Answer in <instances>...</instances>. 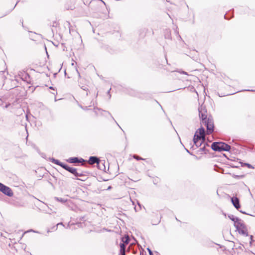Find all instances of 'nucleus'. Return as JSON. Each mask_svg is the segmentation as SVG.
Here are the masks:
<instances>
[{
    "label": "nucleus",
    "mask_w": 255,
    "mask_h": 255,
    "mask_svg": "<svg viewBox=\"0 0 255 255\" xmlns=\"http://www.w3.org/2000/svg\"><path fill=\"white\" fill-rule=\"evenodd\" d=\"M9 90H11L10 91V94L12 97V98H14L13 103H18L19 101L22 97L26 96L27 91L23 87L15 86L14 87L9 88Z\"/></svg>",
    "instance_id": "obj_1"
},
{
    "label": "nucleus",
    "mask_w": 255,
    "mask_h": 255,
    "mask_svg": "<svg viewBox=\"0 0 255 255\" xmlns=\"http://www.w3.org/2000/svg\"><path fill=\"white\" fill-rule=\"evenodd\" d=\"M211 148L215 151H230L231 146L228 144L223 142L215 141L212 143Z\"/></svg>",
    "instance_id": "obj_2"
},
{
    "label": "nucleus",
    "mask_w": 255,
    "mask_h": 255,
    "mask_svg": "<svg viewBox=\"0 0 255 255\" xmlns=\"http://www.w3.org/2000/svg\"><path fill=\"white\" fill-rule=\"evenodd\" d=\"M201 123L204 124L206 128V133L208 134H211L213 131L214 128V124L213 122V119L211 115H209L207 117V114H206V118L203 120H200Z\"/></svg>",
    "instance_id": "obj_3"
},
{
    "label": "nucleus",
    "mask_w": 255,
    "mask_h": 255,
    "mask_svg": "<svg viewBox=\"0 0 255 255\" xmlns=\"http://www.w3.org/2000/svg\"><path fill=\"white\" fill-rule=\"evenodd\" d=\"M205 128L201 125L200 127L196 130L194 133L193 138L194 144L196 145L197 141H198L199 140H202L201 142H202L205 140Z\"/></svg>",
    "instance_id": "obj_4"
},
{
    "label": "nucleus",
    "mask_w": 255,
    "mask_h": 255,
    "mask_svg": "<svg viewBox=\"0 0 255 255\" xmlns=\"http://www.w3.org/2000/svg\"><path fill=\"white\" fill-rule=\"evenodd\" d=\"M236 231L238 233L245 237L249 236L248 230L244 221L242 220H241L235 226Z\"/></svg>",
    "instance_id": "obj_5"
},
{
    "label": "nucleus",
    "mask_w": 255,
    "mask_h": 255,
    "mask_svg": "<svg viewBox=\"0 0 255 255\" xmlns=\"http://www.w3.org/2000/svg\"><path fill=\"white\" fill-rule=\"evenodd\" d=\"M123 92L125 93L135 97H137L138 98L143 99L144 97H145L144 95L146 94H142L133 89L130 88H125L123 87Z\"/></svg>",
    "instance_id": "obj_6"
},
{
    "label": "nucleus",
    "mask_w": 255,
    "mask_h": 255,
    "mask_svg": "<svg viewBox=\"0 0 255 255\" xmlns=\"http://www.w3.org/2000/svg\"><path fill=\"white\" fill-rule=\"evenodd\" d=\"M76 70L78 74V77L80 79V80H78V85L81 89L87 92L86 95L88 96V91H89L88 83H89V81L85 78H81V75L77 68Z\"/></svg>",
    "instance_id": "obj_7"
},
{
    "label": "nucleus",
    "mask_w": 255,
    "mask_h": 255,
    "mask_svg": "<svg viewBox=\"0 0 255 255\" xmlns=\"http://www.w3.org/2000/svg\"><path fill=\"white\" fill-rule=\"evenodd\" d=\"M104 4L106 7L107 9L108 10V7L106 3L103 0H91L89 3H88V6L91 7L92 9H93L94 10H97L98 9V7H94V5H96L97 6H100L101 4Z\"/></svg>",
    "instance_id": "obj_8"
},
{
    "label": "nucleus",
    "mask_w": 255,
    "mask_h": 255,
    "mask_svg": "<svg viewBox=\"0 0 255 255\" xmlns=\"http://www.w3.org/2000/svg\"><path fill=\"white\" fill-rule=\"evenodd\" d=\"M199 117L200 120H203L206 118V114H207V110L204 104L199 105L198 107Z\"/></svg>",
    "instance_id": "obj_9"
},
{
    "label": "nucleus",
    "mask_w": 255,
    "mask_h": 255,
    "mask_svg": "<svg viewBox=\"0 0 255 255\" xmlns=\"http://www.w3.org/2000/svg\"><path fill=\"white\" fill-rule=\"evenodd\" d=\"M0 191L5 195L11 197L13 195V192L12 189L8 186L3 184L2 185Z\"/></svg>",
    "instance_id": "obj_10"
},
{
    "label": "nucleus",
    "mask_w": 255,
    "mask_h": 255,
    "mask_svg": "<svg viewBox=\"0 0 255 255\" xmlns=\"http://www.w3.org/2000/svg\"><path fill=\"white\" fill-rule=\"evenodd\" d=\"M152 216L154 217V218L151 219V224L153 225L159 224L161 221L162 216L160 214L158 213V211H156L155 212H153Z\"/></svg>",
    "instance_id": "obj_11"
},
{
    "label": "nucleus",
    "mask_w": 255,
    "mask_h": 255,
    "mask_svg": "<svg viewBox=\"0 0 255 255\" xmlns=\"http://www.w3.org/2000/svg\"><path fill=\"white\" fill-rule=\"evenodd\" d=\"M228 196L230 198L231 202L234 207L238 210L241 207V205L240 204V201L239 198L237 196H233L231 197L229 195H228Z\"/></svg>",
    "instance_id": "obj_12"
},
{
    "label": "nucleus",
    "mask_w": 255,
    "mask_h": 255,
    "mask_svg": "<svg viewBox=\"0 0 255 255\" xmlns=\"http://www.w3.org/2000/svg\"><path fill=\"white\" fill-rule=\"evenodd\" d=\"M63 169L66 170L67 171L69 172V173H71L73 177H76V174H77V172L79 170L78 169L71 167L68 164L65 163Z\"/></svg>",
    "instance_id": "obj_13"
},
{
    "label": "nucleus",
    "mask_w": 255,
    "mask_h": 255,
    "mask_svg": "<svg viewBox=\"0 0 255 255\" xmlns=\"http://www.w3.org/2000/svg\"><path fill=\"white\" fill-rule=\"evenodd\" d=\"M86 173H88L86 171H81V173H79L78 171L77 174H76V177H72V178L74 180L85 181L87 179L86 177Z\"/></svg>",
    "instance_id": "obj_14"
},
{
    "label": "nucleus",
    "mask_w": 255,
    "mask_h": 255,
    "mask_svg": "<svg viewBox=\"0 0 255 255\" xmlns=\"http://www.w3.org/2000/svg\"><path fill=\"white\" fill-rule=\"evenodd\" d=\"M66 161L70 163H82L85 161V160L82 157L73 156L66 159Z\"/></svg>",
    "instance_id": "obj_15"
},
{
    "label": "nucleus",
    "mask_w": 255,
    "mask_h": 255,
    "mask_svg": "<svg viewBox=\"0 0 255 255\" xmlns=\"http://www.w3.org/2000/svg\"><path fill=\"white\" fill-rule=\"evenodd\" d=\"M48 159L52 163L60 166L62 168H63L65 164V163L62 162L60 161L59 160H58L57 159H55L54 157H49Z\"/></svg>",
    "instance_id": "obj_16"
},
{
    "label": "nucleus",
    "mask_w": 255,
    "mask_h": 255,
    "mask_svg": "<svg viewBox=\"0 0 255 255\" xmlns=\"http://www.w3.org/2000/svg\"><path fill=\"white\" fill-rule=\"evenodd\" d=\"M228 217L230 220L234 222V227L242 220L240 218L235 216L232 214H229Z\"/></svg>",
    "instance_id": "obj_17"
},
{
    "label": "nucleus",
    "mask_w": 255,
    "mask_h": 255,
    "mask_svg": "<svg viewBox=\"0 0 255 255\" xmlns=\"http://www.w3.org/2000/svg\"><path fill=\"white\" fill-rule=\"evenodd\" d=\"M100 159H99L96 156H91L89 157L88 162L90 164H96L100 161Z\"/></svg>",
    "instance_id": "obj_18"
},
{
    "label": "nucleus",
    "mask_w": 255,
    "mask_h": 255,
    "mask_svg": "<svg viewBox=\"0 0 255 255\" xmlns=\"http://www.w3.org/2000/svg\"><path fill=\"white\" fill-rule=\"evenodd\" d=\"M148 31V29L147 28H140L138 31L139 36L140 38H143L146 36V34Z\"/></svg>",
    "instance_id": "obj_19"
},
{
    "label": "nucleus",
    "mask_w": 255,
    "mask_h": 255,
    "mask_svg": "<svg viewBox=\"0 0 255 255\" xmlns=\"http://www.w3.org/2000/svg\"><path fill=\"white\" fill-rule=\"evenodd\" d=\"M165 39L172 40L171 30L169 29H165L163 31Z\"/></svg>",
    "instance_id": "obj_20"
},
{
    "label": "nucleus",
    "mask_w": 255,
    "mask_h": 255,
    "mask_svg": "<svg viewBox=\"0 0 255 255\" xmlns=\"http://www.w3.org/2000/svg\"><path fill=\"white\" fill-rule=\"evenodd\" d=\"M105 160H102L100 159V161H99L97 163V168L101 170H103V171L105 170L106 167L105 165Z\"/></svg>",
    "instance_id": "obj_21"
},
{
    "label": "nucleus",
    "mask_w": 255,
    "mask_h": 255,
    "mask_svg": "<svg viewBox=\"0 0 255 255\" xmlns=\"http://www.w3.org/2000/svg\"><path fill=\"white\" fill-rule=\"evenodd\" d=\"M224 18L229 20L234 16V12L232 9H230L224 15Z\"/></svg>",
    "instance_id": "obj_22"
},
{
    "label": "nucleus",
    "mask_w": 255,
    "mask_h": 255,
    "mask_svg": "<svg viewBox=\"0 0 255 255\" xmlns=\"http://www.w3.org/2000/svg\"><path fill=\"white\" fill-rule=\"evenodd\" d=\"M101 48L103 49H104L105 50L108 51V52H109L111 54H114L115 53V50H113V52L110 51V49L112 50V48H111L108 45H104V44H102L101 45Z\"/></svg>",
    "instance_id": "obj_23"
},
{
    "label": "nucleus",
    "mask_w": 255,
    "mask_h": 255,
    "mask_svg": "<svg viewBox=\"0 0 255 255\" xmlns=\"http://www.w3.org/2000/svg\"><path fill=\"white\" fill-rule=\"evenodd\" d=\"M225 174H228L231 175L233 178H234L236 179L240 180L241 179L244 178L245 177V174H242V175H236L235 174H232L230 172H226Z\"/></svg>",
    "instance_id": "obj_24"
},
{
    "label": "nucleus",
    "mask_w": 255,
    "mask_h": 255,
    "mask_svg": "<svg viewBox=\"0 0 255 255\" xmlns=\"http://www.w3.org/2000/svg\"><path fill=\"white\" fill-rule=\"evenodd\" d=\"M121 242L120 243H123L124 245L125 243L128 244L129 242V239L128 238V235H124V236H122L121 238Z\"/></svg>",
    "instance_id": "obj_25"
},
{
    "label": "nucleus",
    "mask_w": 255,
    "mask_h": 255,
    "mask_svg": "<svg viewBox=\"0 0 255 255\" xmlns=\"http://www.w3.org/2000/svg\"><path fill=\"white\" fill-rule=\"evenodd\" d=\"M120 249L119 255H126L125 245H124L123 243H120Z\"/></svg>",
    "instance_id": "obj_26"
},
{
    "label": "nucleus",
    "mask_w": 255,
    "mask_h": 255,
    "mask_svg": "<svg viewBox=\"0 0 255 255\" xmlns=\"http://www.w3.org/2000/svg\"><path fill=\"white\" fill-rule=\"evenodd\" d=\"M54 199L59 202H60L62 204H64L68 201L67 199L61 198V197H55Z\"/></svg>",
    "instance_id": "obj_27"
},
{
    "label": "nucleus",
    "mask_w": 255,
    "mask_h": 255,
    "mask_svg": "<svg viewBox=\"0 0 255 255\" xmlns=\"http://www.w3.org/2000/svg\"><path fill=\"white\" fill-rule=\"evenodd\" d=\"M240 163H241V166L242 167L247 166L248 168L249 169H253L254 168L252 164L249 163L243 162L240 161Z\"/></svg>",
    "instance_id": "obj_28"
},
{
    "label": "nucleus",
    "mask_w": 255,
    "mask_h": 255,
    "mask_svg": "<svg viewBox=\"0 0 255 255\" xmlns=\"http://www.w3.org/2000/svg\"><path fill=\"white\" fill-rule=\"evenodd\" d=\"M214 170L216 171H217L218 172H220V173H224V171H225V169L221 168V167H219L218 166L215 165L214 166Z\"/></svg>",
    "instance_id": "obj_29"
},
{
    "label": "nucleus",
    "mask_w": 255,
    "mask_h": 255,
    "mask_svg": "<svg viewBox=\"0 0 255 255\" xmlns=\"http://www.w3.org/2000/svg\"><path fill=\"white\" fill-rule=\"evenodd\" d=\"M250 238H249V243L250 246H251L253 243L255 242V240H254V236L253 235H249Z\"/></svg>",
    "instance_id": "obj_30"
},
{
    "label": "nucleus",
    "mask_w": 255,
    "mask_h": 255,
    "mask_svg": "<svg viewBox=\"0 0 255 255\" xmlns=\"http://www.w3.org/2000/svg\"><path fill=\"white\" fill-rule=\"evenodd\" d=\"M206 145H208L207 143H206L203 147L200 148V150L204 151L205 153L209 151V150L206 148Z\"/></svg>",
    "instance_id": "obj_31"
},
{
    "label": "nucleus",
    "mask_w": 255,
    "mask_h": 255,
    "mask_svg": "<svg viewBox=\"0 0 255 255\" xmlns=\"http://www.w3.org/2000/svg\"><path fill=\"white\" fill-rule=\"evenodd\" d=\"M227 165L229 166V167L234 168H239L240 166L239 165H235L233 163H228L227 164Z\"/></svg>",
    "instance_id": "obj_32"
},
{
    "label": "nucleus",
    "mask_w": 255,
    "mask_h": 255,
    "mask_svg": "<svg viewBox=\"0 0 255 255\" xmlns=\"http://www.w3.org/2000/svg\"><path fill=\"white\" fill-rule=\"evenodd\" d=\"M133 158L137 161H139L140 160H146V159L143 158L141 157L140 156H139L138 155H135L133 156Z\"/></svg>",
    "instance_id": "obj_33"
},
{
    "label": "nucleus",
    "mask_w": 255,
    "mask_h": 255,
    "mask_svg": "<svg viewBox=\"0 0 255 255\" xmlns=\"http://www.w3.org/2000/svg\"><path fill=\"white\" fill-rule=\"evenodd\" d=\"M30 78V75L29 74H28L27 73H25V76L24 79H25V81H26V82L29 84H30V82L28 81V79H29Z\"/></svg>",
    "instance_id": "obj_34"
},
{
    "label": "nucleus",
    "mask_w": 255,
    "mask_h": 255,
    "mask_svg": "<svg viewBox=\"0 0 255 255\" xmlns=\"http://www.w3.org/2000/svg\"><path fill=\"white\" fill-rule=\"evenodd\" d=\"M240 213L243 214H245V215H249V216H253V217H255V215H252V214H249V213H247L245 211H244L242 210H238Z\"/></svg>",
    "instance_id": "obj_35"
},
{
    "label": "nucleus",
    "mask_w": 255,
    "mask_h": 255,
    "mask_svg": "<svg viewBox=\"0 0 255 255\" xmlns=\"http://www.w3.org/2000/svg\"><path fill=\"white\" fill-rule=\"evenodd\" d=\"M64 24L65 26H67L69 28V32L70 33V27H72L70 22L69 21H66Z\"/></svg>",
    "instance_id": "obj_36"
},
{
    "label": "nucleus",
    "mask_w": 255,
    "mask_h": 255,
    "mask_svg": "<svg viewBox=\"0 0 255 255\" xmlns=\"http://www.w3.org/2000/svg\"><path fill=\"white\" fill-rule=\"evenodd\" d=\"M5 73V71H1L0 72V77H1L2 79L4 78V79H6V76L4 75Z\"/></svg>",
    "instance_id": "obj_37"
},
{
    "label": "nucleus",
    "mask_w": 255,
    "mask_h": 255,
    "mask_svg": "<svg viewBox=\"0 0 255 255\" xmlns=\"http://www.w3.org/2000/svg\"><path fill=\"white\" fill-rule=\"evenodd\" d=\"M104 112H106L109 115H110V116L111 117V118H112V119L116 123V124L118 125V126L121 128L120 127V126L118 125V124L117 123V122L116 121V120L114 119V118H113V117L112 116V115H111V114L109 112V111H104Z\"/></svg>",
    "instance_id": "obj_38"
},
{
    "label": "nucleus",
    "mask_w": 255,
    "mask_h": 255,
    "mask_svg": "<svg viewBox=\"0 0 255 255\" xmlns=\"http://www.w3.org/2000/svg\"><path fill=\"white\" fill-rule=\"evenodd\" d=\"M59 225H61V226H63L65 228V226L64 225L63 223L62 222H60V223L57 224V225H56V228L55 230H57V227H58V226ZM68 227H69V224L67 225V226L66 227V228H67Z\"/></svg>",
    "instance_id": "obj_39"
},
{
    "label": "nucleus",
    "mask_w": 255,
    "mask_h": 255,
    "mask_svg": "<svg viewBox=\"0 0 255 255\" xmlns=\"http://www.w3.org/2000/svg\"><path fill=\"white\" fill-rule=\"evenodd\" d=\"M58 25V23L56 22V21H53L52 22V24H50V27H57Z\"/></svg>",
    "instance_id": "obj_40"
},
{
    "label": "nucleus",
    "mask_w": 255,
    "mask_h": 255,
    "mask_svg": "<svg viewBox=\"0 0 255 255\" xmlns=\"http://www.w3.org/2000/svg\"><path fill=\"white\" fill-rule=\"evenodd\" d=\"M147 250L148 252V253H149V255H154L152 251H151V250L149 248H147Z\"/></svg>",
    "instance_id": "obj_41"
},
{
    "label": "nucleus",
    "mask_w": 255,
    "mask_h": 255,
    "mask_svg": "<svg viewBox=\"0 0 255 255\" xmlns=\"http://www.w3.org/2000/svg\"><path fill=\"white\" fill-rule=\"evenodd\" d=\"M79 106L84 110L87 111L89 110L87 107H83L81 105H79Z\"/></svg>",
    "instance_id": "obj_42"
},
{
    "label": "nucleus",
    "mask_w": 255,
    "mask_h": 255,
    "mask_svg": "<svg viewBox=\"0 0 255 255\" xmlns=\"http://www.w3.org/2000/svg\"><path fill=\"white\" fill-rule=\"evenodd\" d=\"M111 88H110L107 92V94L109 96V99H110L111 98V95L110 94Z\"/></svg>",
    "instance_id": "obj_43"
},
{
    "label": "nucleus",
    "mask_w": 255,
    "mask_h": 255,
    "mask_svg": "<svg viewBox=\"0 0 255 255\" xmlns=\"http://www.w3.org/2000/svg\"><path fill=\"white\" fill-rule=\"evenodd\" d=\"M35 88H36L35 87L32 86H30L28 87V89L31 90L32 92H33L35 90Z\"/></svg>",
    "instance_id": "obj_44"
},
{
    "label": "nucleus",
    "mask_w": 255,
    "mask_h": 255,
    "mask_svg": "<svg viewBox=\"0 0 255 255\" xmlns=\"http://www.w3.org/2000/svg\"><path fill=\"white\" fill-rule=\"evenodd\" d=\"M178 72L180 73V74H182L188 75V73L186 72H185V71H183L182 70H181L179 71Z\"/></svg>",
    "instance_id": "obj_45"
},
{
    "label": "nucleus",
    "mask_w": 255,
    "mask_h": 255,
    "mask_svg": "<svg viewBox=\"0 0 255 255\" xmlns=\"http://www.w3.org/2000/svg\"><path fill=\"white\" fill-rule=\"evenodd\" d=\"M40 155H41V156L42 158H44V159H45V158H46V154H45V153H40Z\"/></svg>",
    "instance_id": "obj_46"
},
{
    "label": "nucleus",
    "mask_w": 255,
    "mask_h": 255,
    "mask_svg": "<svg viewBox=\"0 0 255 255\" xmlns=\"http://www.w3.org/2000/svg\"><path fill=\"white\" fill-rule=\"evenodd\" d=\"M101 180H103V181H107L108 180V179H103L102 177H100L99 178V179H98V181H101Z\"/></svg>",
    "instance_id": "obj_47"
},
{
    "label": "nucleus",
    "mask_w": 255,
    "mask_h": 255,
    "mask_svg": "<svg viewBox=\"0 0 255 255\" xmlns=\"http://www.w3.org/2000/svg\"><path fill=\"white\" fill-rule=\"evenodd\" d=\"M190 90L192 92H196V94L198 95V93H197V92L196 91L195 88L194 87L192 86Z\"/></svg>",
    "instance_id": "obj_48"
},
{
    "label": "nucleus",
    "mask_w": 255,
    "mask_h": 255,
    "mask_svg": "<svg viewBox=\"0 0 255 255\" xmlns=\"http://www.w3.org/2000/svg\"><path fill=\"white\" fill-rule=\"evenodd\" d=\"M185 150L190 155H194L195 156V155H193V154L192 153V152H191L188 149H187L186 148H185Z\"/></svg>",
    "instance_id": "obj_49"
},
{
    "label": "nucleus",
    "mask_w": 255,
    "mask_h": 255,
    "mask_svg": "<svg viewBox=\"0 0 255 255\" xmlns=\"http://www.w3.org/2000/svg\"><path fill=\"white\" fill-rule=\"evenodd\" d=\"M112 188H113V187L111 185H110L105 190H107V191H109V190H111Z\"/></svg>",
    "instance_id": "obj_50"
},
{
    "label": "nucleus",
    "mask_w": 255,
    "mask_h": 255,
    "mask_svg": "<svg viewBox=\"0 0 255 255\" xmlns=\"http://www.w3.org/2000/svg\"><path fill=\"white\" fill-rule=\"evenodd\" d=\"M241 91H251V92H255V90L253 89H247V90H243Z\"/></svg>",
    "instance_id": "obj_51"
},
{
    "label": "nucleus",
    "mask_w": 255,
    "mask_h": 255,
    "mask_svg": "<svg viewBox=\"0 0 255 255\" xmlns=\"http://www.w3.org/2000/svg\"><path fill=\"white\" fill-rule=\"evenodd\" d=\"M50 179L49 180H47L48 183H49V184H50L52 187H54V185H53V184L52 182H50Z\"/></svg>",
    "instance_id": "obj_52"
},
{
    "label": "nucleus",
    "mask_w": 255,
    "mask_h": 255,
    "mask_svg": "<svg viewBox=\"0 0 255 255\" xmlns=\"http://www.w3.org/2000/svg\"><path fill=\"white\" fill-rule=\"evenodd\" d=\"M20 22L21 23V25H22V26L23 27H24V25H23V20L22 18L20 19Z\"/></svg>",
    "instance_id": "obj_53"
},
{
    "label": "nucleus",
    "mask_w": 255,
    "mask_h": 255,
    "mask_svg": "<svg viewBox=\"0 0 255 255\" xmlns=\"http://www.w3.org/2000/svg\"><path fill=\"white\" fill-rule=\"evenodd\" d=\"M137 204H138V205L139 206V210H141V207H142L141 204H140L138 201H137Z\"/></svg>",
    "instance_id": "obj_54"
},
{
    "label": "nucleus",
    "mask_w": 255,
    "mask_h": 255,
    "mask_svg": "<svg viewBox=\"0 0 255 255\" xmlns=\"http://www.w3.org/2000/svg\"><path fill=\"white\" fill-rule=\"evenodd\" d=\"M49 89H51V90H53L54 91H56V88L55 87H53L51 86V87H49Z\"/></svg>",
    "instance_id": "obj_55"
},
{
    "label": "nucleus",
    "mask_w": 255,
    "mask_h": 255,
    "mask_svg": "<svg viewBox=\"0 0 255 255\" xmlns=\"http://www.w3.org/2000/svg\"><path fill=\"white\" fill-rule=\"evenodd\" d=\"M3 101L1 99H0V106H2L3 105Z\"/></svg>",
    "instance_id": "obj_56"
},
{
    "label": "nucleus",
    "mask_w": 255,
    "mask_h": 255,
    "mask_svg": "<svg viewBox=\"0 0 255 255\" xmlns=\"http://www.w3.org/2000/svg\"><path fill=\"white\" fill-rule=\"evenodd\" d=\"M10 106V104H6L4 106V108L6 109Z\"/></svg>",
    "instance_id": "obj_57"
},
{
    "label": "nucleus",
    "mask_w": 255,
    "mask_h": 255,
    "mask_svg": "<svg viewBox=\"0 0 255 255\" xmlns=\"http://www.w3.org/2000/svg\"><path fill=\"white\" fill-rule=\"evenodd\" d=\"M202 144V142H201V143H200L199 144H198V143L197 142V143L196 144V145H195L197 147L200 146Z\"/></svg>",
    "instance_id": "obj_58"
},
{
    "label": "nucleus",
    "mask_w": 255,
    "mask_h": 255,
    "mask_svg": "<svg viewBox=\"0 0 255 255\" xmlns=\"http://www.w3.org/2000/svg\"><path fill=\"white\" fill-rule=\"evenodd\" d=\"M236 249H237H237H240V250H242L243 251L242 247L241 246H240L238 247H237V248H236Z\"/></svg>",
    "instance_id": "obj_59"
},
{
    "label": "nucleus",
    "mask_w": 255,
    "mask_h": 255,
    "mask_svg": "<svg viewBox=\"0 0 255 255\" xmlns=\"http://www.w3.org/2000/svg\"><path fill=\"white\" fill-rule=\"evenodd\" d=\"M19 2V1H17L16 3V4L14 5V7H13V8L11 10V11H12L14 8L16 6V5H17V3Z\"/></svg>",
    "instance_id": "obj_60"
},
{
    "label": "nucleus",
    "mask_w": 255,
    "mask_h": 255,
    "mask_svg": "<svg viewBox=\"0 0 255 255\" xmlns=\"http://www.w3.org/2000/svg\"><path fill=\"white\" fill-rule=\"evenodd\" d=\"M88 1H86V2L85 1H83V3L85 4V5H87L88 4Z\"/></svg>",
    "instance_id": "obj_61"
},
{
    "label": "nucleus",
    "mask_w": 255,
    "mask_h": 255,
    "mask_svg": "<svg viewBox=\"0 0 255 255\" xmlns=\"http://www.w3.org/2000/svg\"><path fill=\"white\" fill-rule=\"evenodd\" d=\"M246 252H249V253H251V254H254V253L252 252V251H250V250H248V251L246 250Z\"/></svg>",
    "instance_id": "obj_62"
},
{
    "label": "nucleus",
    "mask_w": 255,
    "mask_h": 255,
    "mask_svg": "<svg viewBox=\"0 0 255 255\" xmlns=\"http://www.w3.org/2000/svg\"><path fill=\"white\" fill-rule=\"evenodd\" d=\"M84 217H82L81 218H80V220L81 221H83V220H84Z\"/></svg>",
    "instance_id": "obj_63"
},
{
    "label": "nucleus",
    "mask_w": 255,
    "mask_h": 255,
    "mask_svg": "<svg viewBox=\"0 0 255 255\" xmlns=\"http://www.w3.org/2000/svg\"><path fill=\"white\" fill-rule=\"evenodd\" d=\"M134 210L135 212H137L139 210H137V208L136 207H134Z\"/></svg>",
    "instance_id": "obj_64"
}]
</instances>
